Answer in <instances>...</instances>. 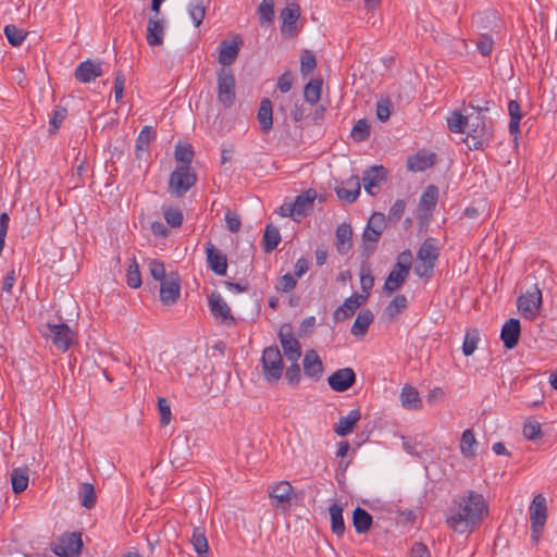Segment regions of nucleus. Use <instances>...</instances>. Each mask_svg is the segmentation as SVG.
<instances>
[{
    "mask_svg": "<svg viewBox=\"0 0 557 557\" xmlns=\"http://www.w3.org/2000/svg\"><path fill=\"white\" fill-rule=\"evenodd\" d=\"M208 300L210 311L216 320L224 324L234 322L230 306L219 293H212Z\"/></svg>",
    "mask_w": 557,
    "mask_h": 557,
    "instance_id": "15",
    "label": "nucleus"
},
{
    "mask_svg": "<svg viewBox=\"0 0 557 557\" xmlns=\"http://www.w3.org/2000/svg\"><path fill=\"white\" fill-rule=\"evenodd\" d=\"M488 516V503L473 490H468L451 499L445 515V522L453 531L465 534L479 527Z\"/></svg>",
    "mask_w": 557,
    "mask_h": 557,
    "instance_id": "1",
    "label": "nucleus"
},
{
    "mask_svg": "<svg viewBox=\"0 0 557 557\" xmlns=\"http://www.w3.org/2000/svg\"><path fill=\"white\" fill-rule=\"evenodd\" d=\"M242 39L236 37L234 40H223L219 46V63L222 67L228 66L235 62L238 57Z\"/></svg>",
    "mask_w": 557,
    "mask_h": 557,
    "instance_id": "20",
    "label": "nucleus"
},
{
    "mask_svg": "<svg viewBox=\"0 0 557 557\" xmlns=\"http://www.w3.org/2000/svg\"><path fill=\"white\" fill-rule=\"evenodd\" d=\"M300 17V8L297 3H292L282 9L280 18L282 21L281 33L283 35L294 36L297 32V21Z\"/></svg>",
    "mask_w": 557,
    "mask_h": 557,
    "instance_id": "16",
    "label": "nucleus"
},
{
    "mask_svg": "<svg viewBox=\"0 0 557 557\" xmlns=\"http://www.w3.org/2000/svg\"><path fill=\"white\" fill-rule=\"evenodd\" d=\"M374 315L371 310L364 309L361 310L357 318L355 319V322L351 326V333L352 335L357 337H362L368 332V329L370 324L373 322Z\"/></svg>",
    "mask_w": 557,
    "mask_h": 557,
    "instance_id": "33",
    "label": "nucleus"
},
{
    "mask_svg": "<svg viewBox=\"0 0 557 557\" xmlns=\"http://www.w3.org/2000/svg\"><path fill=\"white\" fill-rule=\"evenodd\" d=\"M66 116V110L61 108L53 111L49 121V134H55Z\"/></svg>",
    "mask_w": 557,
    "mask_h": 557,
    "instance_id": "62",
    "label": "nucleus"
},
{
    "mask_svg": "<svg viewBox=\"0 0 557 557\" xmlns=\"http://www.w3.org/2000/svg\"><path fill=\"white\" fill-rule=\"evenodd\" d=\"M317 197L314 189L310 188L302 194L298 195L293 202L297 216H305L313 207V201Z\"/></svg>",
    "mask_w": 557,
    "mask_h": 557,
    "instance_id": "32",
    "label": "nucleus"
},
{
    "mask_svg": "<svg viewBox=\"0 0 557 557\" xmlns=\"http://www.w3.org/2000/svg\"><path fill=\"white\" fill-rule=\"evenodd\" d=\"M352 246V228L350 224L342 223L336 228V249L339 255H346Z\"/></svg>",
    "mask_w": 557,
    "mask_h": 557,
    "instance_id": "26",
    "label": "nucleus"
},
{
    "mask_svg": "<svg viewBox=\"0 0 557 557\" xmlns=\"http://www.w3.org/2000/svg\"><path fill=\"white\" fill-rule=\"evenodd\" d=\"M399 398L401 406L407 410H420L423 406L418 389L411 385L401 388Z\"/></svg>",
    "mask_w": 557,
    "mask_h": 557,
    "instance_id": "27",
    "label": "nucleus"
},
{
    "mask_svg": "<svg viewBox=\"0 0 557 557\" xmlns=\"http://www.w3.org/2000/svg\"><path fill=\"white\" fill-rule=\"evenodd\" d=\"M361 419L359 409L350 410L345 417H341L338 422L334 425V432L339 436H346L352 432L356 423Z\"/></svg>",
    "mask_w": 557,
    "mask_h": 557,
    "instance_id": "28",
    "label": "nucleus"
},
{
    "mask_svg": "<svg viewBox=\"0 0 557 557\" xmlns=\"http://www.w3.org/2000/svg\"><path fill=\"white\" fill-rule=\"evenodd\" d=\"M468 113L466 115L459 112H453L447 117V126L450 132L461 134L466 133L467 129Z\"/></svg>",
    "mask_w": 557,
    "mask_h": 557,
    "instance_id": "49",
    "label": "nucleus"
},
{
    "mask_svg": "<svg viewBox=\"0 0 557 557\" xmlns=\"http://www.w3.org/2000/svg\"><path fill=\"white\" fill-rule=\"evenodd\" d=\"M257 119L260 124V129L263 133H269L273 126V110L270 99L264 98L260 102L257 113Z\"/></svg>",
    "mask_w": 557,
    "mask_h": 557,
    "instance_id": "30",
    "label": "nucleus"
},
{
    "mask_svg": "<svg viewBox=\"0 0 557 557\" xmlns=\"http://www.w3.org/2000/svg\"><path fill=\"white\" fill-rule=\"evenodd\" d=\"M408 306V301L405 295H396L386 306L384 314L389 319H394L401 313Z\"/></svg>",
    "mask_w": 557,
    "mask_h": 557,
    "instance_id": "42",
    "label": "nucleus"
},
{
    "mask_svg": "<svg viewBox=\"0 0 557 557\" xmlns=\"http://www.w3.org/2000/svg\"><path fill=\"white\" fill-rule=\"evenodd\" d=\"M530 522L532 531V540L537 542L543 533L547 520V502L544 495L537 494L534 496L530 508Z\"/></svg>",
    "mask_w": 557,
    "mask_h": 557,
    "instance_id": "6",
    "label": "nucleus"
},
{
    "mask_svg": "<svg viewBox=\"0 0 557 557\" xmlns=\"http://www.w3.org/2000/svg\"><path fill=\"white\" fill-rule=\"evenodd\" d=\"M360 178L357 175L350 176L348 180L335 186L334 190L339 200L352 203L360 195Z\"/></svg>",
    "mask_w": 557,
    "mask_h": 557,
    "instance_id": "17",
    "label": "nucleus"
},
{
    "mask_svg": "<svg viewBox=\"0 0 557 557\" xmlns=\"http://www.w3.org/2000/svg\"><path fill=\"white\" fill-rule=\"evenodd\" d=\"M277 336L286 359L288 361H298L301 357V345L294 336L292 326L288 324L282 325Z\"/></svg>",
    "mask_w": 557,
    "mask_h": 557,
    "instance_id": "10",
    "label": "nucleus"
},
{
    "mask_svg": "<svg viewBox=\"0 0 557 557\" xmlns=\"http://www.w3.org/2000/svg\"><path fill=\"white\" fill-rule=\"evenodd\" d=\"M149 272L156 281L163 282L164 280H166L169 277L165 274V268H164L163 262H161L157 259L150 260Z\"/></svg>",
    "mask_w": 557,
    "mask_h": 557,
    "instance_id": "60",
    "label": "nucleus"
},
{
    "mask_svg": "<svg viewBox=\"0 0 557 557\" xmlns=\"http://www.w3.org/2000/svg\"><path fill=\"white\" fill-rule=\"evenodd\" d=\"M82 547V535L78 532L64 533L51 544V550L59 557H77Z\"/></svg>",
    "mask_w": 557,
    "mask_h": 557,
    "instance_id": "8",
    "label": "nucleus"
},
{
    "mask_svg": "<svg viewBox=\"0 0 557 557\" xmlns=\"http://www.w3.org/2000/svg\"><path fill=\"white\" fill-rule=\"evenodd\" d=\"M79 500L81 505L87 509H90L96 504V492L94 485L90 483H83L79 487Z\"/></svg>",
    "mask_w": 557,
    "mask_h": 557,
    "instance_id": "48",
    "label": "nucleus"
},
{
    "mask_svg": "<svg viewBox=\"0 0 557 557\" xmlns=\"http://www.w3.org/2000/svg\"><path fill=\"white\" fill-rule=\"evenodd\" d=\"M296 276L287 273L278 278L275 288L280 293H289L296 287Z\"/></svg>",
    "mask_w": 557,
    "mask_h": 557,
    "instance_id": "56",
    "label": "nucleus"
},
{
    "mask_svg": "<svg viewBox=\"0 0 557 557\" xmlns=\"http://www.w3.org/2000/svg\"><path fill=\"white\" fill-rule=\"evenodd\" d=\"M331 517V529L334 534L342 536L345 532V522L343 518V507L338 503H334L329 507Z\"/></svg>",
    "mask_w": 557,
    "mask_h": 557,
    "instance_id": "36",
    "label": "nucleus"
},
{
    "mask_svg": "<svg viewBox=\"0 0 557 557\" xmlns=\"http://www.w3.org/2000/svg\"><path fill=\"white\" fill-rule=\"evenodd\" d=\"M521 333L520 321L511 318L505 322L500 331V339L507 349H512L517 346Z\"/></svg>",
    "mask_w": 557,
    "mask_h": 557,
    "instance_id": "22",
    "label": "nucleus"
},
{
    "mask_svg": "<svg viewBox=\"0 0 557 557\" xmlns=\"http://www.w3.org/2000/svg\"><path fill=\"white\" fill-rule=\"evenodd\" d=\"M392 103L388 99H381L376 103V116L381 122H386L391 116Z\"/></svg>",
    "mask_w": 557,
    "mask_h": 557,
    "instance_id": "63",
    "label": "nucleus"
},
{
    "mask_svg": "<svg viewBox=\"0 0 557 557\" xmlns=\"http://www.w3.org/2000/svg\"><path fill=\"white\" fill-rule=\"evenodd\" d=\"M293 490L287 481L275 484L269 493L271 499L275 502L274 506L285 508L292 499Z\"/></svg>",
    "mask_w": 557,
    "mask_h": 557,
    "instance_id": "24",
    "label": "nucleus"
},
{
    "mask_svg": "<svg viewBox=\"0 0 557 557\" xmlns=\"http://www.w3.org/2000/svg\"><path fill=\"white\" fill-rule=\"evenodd\" d=\"M367 227L373 228V230H376V231L383 233V231L386 227L385 215L383 213H381V212H374L370 216V219L368 221V224H367Z\"/></svg>",
    "mask_w": 557,
    "mask_h": 557,
    "instance_id": "64",
    "label": "nucleus"
},
{
    "mask_svg": "<svg viewBox=\"0 0 557 557\" xmlns=\"http://www.w3.org/2000/svg\"><path fill=\"white\" fill-rule=\"evenodd\" d=\"M181 286L178 280L170 274V276L161 282L160 285V299L163 305L172 306L180 297Z\"/></svg>",
    "mask_w": 557,
    "mask_h": 557,
    "instance_id": "23",
    "label": "nucleus"
},
{
    "mask_svg": "<svg viewBox=\"0 0 557 557\" xmlns=\"http://www.w3.org/2000/svg\"><path fill=\"white\" fill-rule=\"evenodd\" d=\"M322 90V81L312 79L306 86L304 90V97L307 102L314 104L320 100Z\"/></svg>",
    "mask_w": 557,
    "mask_h": 557,
    "instance_id": "47",
    "label": "nucleus"
},
{
    "mask_svg": "<svg viewBox=\"0 0 557 557\" xmlns=\"http://www.w3.org/2000/svg\"><path fill=\"white\" fill-rule=\"evenodd\" d=\"M264 380L272 384L281 380L284 371L283 356L277 346L265 347L261 357Z\"/></svg>",
    "mask_w": 557,
    "mask_h": 557,
    "instance_id": "3",
    "label": "nucleus"
},
{
    "mask_svg": "<svg viewBox=\"0 0 557 557\" xmlns=\"http://www.w3.org/2000/svg\"><path fill=\"white\" fill-rule=\"evenodd\" d=\"M542 305V292L537 286L518 297L517 306L520 313L528 320H533Z\"/></svg>",
    "mask_w": 557,
    "mask_h": 557,
    "instance_id": "9",
    "label": "nucleus"
},
{
    "mask_svg": "<svg viewBox=\"0 0 557 557\" xmlns=\"http://www.w3.org/2000/svg\"><path fill=\"white\" fill-rule=\"evenodd\" d=\"M494 127L491 119L481 113H468L467 120V139H471L468 144L470 149H483L493 138Z\"/></svg>",
    "mask_w": 557,
    "mask_h": 557,
    "instance_id": "2",
    "label": "nucleus"
},
{
    "mask_svg": "<svg viewBox=\"0 0 557 557\" xmlns=\"http://www.w3.org/2000/svg\"><path fill=\"white\" fill-rule=\"evenodd\" d=\"M372 516L364 509L357 507L352 512V524L357 533H367L372 525Z\"/></svg>",
    "mask_w": 557,
    "mask_h": 557,
    "instance_id": "37",
    "label": "nucleus"
},
{
    "mask_svg": "<svg viewBox=\"0 0 557 557\" xmlns=\"http://www.w3.org/2000/svg\"><path fill=\"white\" fill-rule=\"evenodd\" d=\"M412 265V253L409 249L401 251L398 257L394 268L401 270V272H407L409 274Z\"/></svg>",
    "mask_w": 557,
    "mask_h": 557,
    "instance_id": "59",
    "label": "nucleus"
},
{
    "mask_svg": "<svg viewBox=\"0 0 557 557\" xmlns=\"http://www.w3.org/2000/svg\"><path fill=\"white\" fill-rule=\"evenodd\" d=\"M218 100L226 109L231 108L236 99L235 77L230 69L221 67L216 72Z\"/></svg>",
    "mask_w": 557,
    "mask_h": 557,
    "instance_id": "5",
    "label": "nucleus"
},
{
    "mask_svg": "<svg viewBox=\"0 0 557 557\" xmlns=\"http://www.w3.org/2000/svg\"><path fill=\"white\" fill-rule=\"evenodd\" d=\"M290 366L286 369L285 377L289 385H298L301 377V370L298 361H290Z\"/></svg>",
    "mask_w": 557,
    "mask_h": 557,
    "instance_id": "58",
    "label": "nucleus"
},
{
    "mask_svg": "<svg viewBox=\"0 0 557 557\" xmlns=\"http://www.w3.org/2000/svg\"><path fill=\"white\" fill-rule=\"evenodd\" d=\"M194 151L190 146H183L178 145L175 148V159L178 162H182L183 165L190 166V163L193 161Z\"/></svg>",
    "mask_w": 557,
    "mask_h": 557,
    "instance_id": "57",
    "label": "nucleus"
},
{
    "mask_svg": "<svg viewBox=\"0 0 557 557\" xmlns=\"http://www.w3.org/2000/svg\"><path fill=\"white\" fill-rule=\"evenodd\" d=\"M434 153H417L408 158L407 168L412 172H421L431 168L434 164Z\"/></svg>",
    "mask_w": 557,
    "mask_h": 557,
    "instance_id": "35",
    "label": "nucleus"
},
{
    "mask_svg": "<svg viewBox=\"0 0 557 557\" xmlns=\"http://www.w3.org/2000/svg\"><path fill=\"white\" fill-rule=\"evenodd\" d=\"M206 5L202 0H193L188 3L187 11L196 27L200 26L206 16Z\"/></svg>",
    "mask_w": 557,
    "mask_h": 557,
    "instance_id": "43",
    "label": "nucleus"
},
{
    "mask_svg": "<svg viewBox=\"0 0 557 557\" xmlns=\"http://www.w3.org/2000/svg\"><path fill=\"white\" fill-rule=\"evenodd\" d=\"M44 337L60 351H67L74 344L75 334L66 323H46L41 330Z\"/></svg>",
    "mask_w": 557,
    "mask_h": 557,
    "instance_id": "4",
    "label": "nucleus"
},
{
    "mask_svg": "<svg viewBox=\"0 0 557 557\" xmlns=\"http://www.w3.org/2000/svg\"><path fill=\"white\" fill-rule=\"evenodd\" d=\"M208 267L216 275H225L227 270V257L220 251L211 242L206 244Z\"/></svg>",
    "mask_w": 557,
    "mask_h": 557,
    "instance_id": "18",
    "label": "nucleus"
},
{
    "mask_svg": "<svg viewBox=\"0 0 557 557\" xmlns=\"http://www.w3.org/2000/svg\"><path fill=\"white\" fill-rule=\"evenodd\" d=\"M480 341V333L478 329H469L467 330L462 343V352L465 356H471L476 347L478 343Z\"/></svg>",
    "mask_w": 557,
    "mask_h": 557,
    "instance_id": "46",
    "label": "nucleus"
},
{
    "mask_svg": "<svg viewBox=\"0 0 557 557\" xmlns=\"http://www.w3.org/2000/svg\"><path fill=\"white\" fill-rule=\"evenodd\" d=\"M387 170L383 165H373L367 169L362 175L364 190L371 195H376V190L386 181Z\"/></svg>",
    "mask_w": 557,
    "mask_h": 557,
    "instance_id": "11",
    "label": "nucleus"
},
{
    "mask_svg": "<svg viewBox=\"0 0 557 557\" xmlns=\"http://www.w3.org/2000/svg\"><path fill=\"white\" fill-rule=\"evenodd\" d=\"M102 75V64L99 62H94L91 60L81 62L74 71V77L83 84L95 82Z\"/></svg>",
    "mask_w": 557,
    "mask_h": 557,
    "instance_id": "12",
    "label": "nucleus"
},
{
    "mask_svg": "<svg viewBox=\"0 0 557 557\" xmlns=\"http://www.w3.org/2000/svg\"><path fill=\"white\" fill-rule=\"evenodd\" d=\"M156 138V131L152 126H144L136 139V149L145 151Z\"/></svg>",
    "mask_w": 557,
    "mask_h": 557,
    "instance_id": "51",
    "label": "nucleus"
},
{
    "mask_svg": "<svg viewBox=\"0 0 557 557\" xmlns=\"http://www.w3.org/2000/svg\"><path fill=\"white\" fill-rule=\"evenodd\" d=\"M438 199V188L435 185H429L420 197L419 211H432Z\"/></svg>",
    "mask_w": 557,
    "mask_h": 557,
    "instance_id": "38",
    "label": "nucleus"
},
{
    "mask_svg": "<svg viewBox=\"0 0 557 557\" xmlns=\"http://www.w3.org/2000/svg\"><path fill=\"white\" fill-rule=\"evenodd\" d=\"M408 275L409 274L407 272H401V270H398L393 267L384 282L383 293L389 296L397 292L404 285Z\"/></svg>",
    "mask_w": 557,
    "mask_h": 557,
    "instance_id": "29",
    "label": "nucleus"
},
{
    "mask_svg": "<svg viewBox=\"0 0 557 557\" xmlns=\"http://www.w3.org/2000/svg\"><path fill=\"white\" fill-rule=\"evenodd\" d=\"M29 482V470L27 467L14 468L11 472V484L14 494L24 492Z\"/></svg>",
    "mask_w": 557,
    "mask_h": 557,
    "instance_id": "34",
    "label": "nucleus"
},
{
    "mask_svg": "<svg viewBox=\"0 0 557 557\" xmlns=\"http://www.w3.org/2000/svg\"><path fill=\"white\" fill-rule=\"evenodd\" d=\"M275 0H262L258 8V16L261 26H269L274 21Z\"/></svg>",
    "mask_w": 557,
    "mask_h": 557,
    "instance_id": "41",
    "label": "nucleus"
},
{
    "mask_svg": "<svg viewBox=\"0 0 557 557\" xmlns=\"http://www.w3.org/2000/svg\"><path fill=\"white\" fill-rule=\"evenodd\" d=\"M304 373L307 377L319 381L323 374V363L314 349L306 351L304 360Z\"/></svg>",
    "mask_w": 557,
    "mask_h": 557,
    "instance_id": "21",
    "label": "nucleus"
},
{
    "mask_svg": "<svg viewBox=\"0 0 557 557\" xmlns=\"http://www.w3.org/2000/svg\"><path fill=\"white\" fill-rule=\"evenodd\" d=\"M280 242L281 234L278 228L273 226L272 224L267 225L262 239L263 250L265 252L273 251L274 249H276Z\"/></svg>",
    "mask_w": 557,
    "mask_h": 557,
    "instance_id": "40",
    "label": "nucleus"
},
{
    "mask_svg": "<svg viewBox=\"0 0 557 557\" xmlns=\"http://www.w3.org/2000/svg\"><path fill=\"white\" fill-rule=\"evenodd\" d=\"M356 382V373L351 368L336 370L327 377L330 387L335 392H346Z\"/></svg>",
    "mask_w": 557,
    "mask_h": 557,
    "instance_id": "13",
    "label": "nucleus"
},
{
    "mask_svg": "<svg viewBox=\"0 0 557 557\" xmlns=\"http://www.w3.org/2000/svg\"><path fill=\"white\" fill-rule=\"evenodd\" d=\"M197 182L196 174L188 165L177 166L170 176L169 190L176 197L184 196Z\"/></svg>",
    "mask_w": 557,
    "mask_h": 557,
    "instance_id": "7",
    "label": "nucleus"
},
{
    "mask_svg": "<svg viewBox=\"0 0 557 557\" xmlns=\"http://www.w3.org/2000/svg\"><path fill=\"white\" fill-rule=\"evenodd\" d=\"M165 20L158 16H150L147 23L146 40L149 46L163 45L165 34Z\"/></svg>",
    "mask_w": 557,
    "mask_h": 557,
    "instance_id": "19",
    "label": "nucleus"
},
{
    "mask_svg": "<svg viewBox=\"0 0 557 557\" xmlns=\"http://www.w3.org/2000/svg\"><path fill=\"white\" fill-rule=\"evenodd\" d=\"M370 136V125L367 120L361 119L356 122L351 129V137L357 141H363Z\"/></svg>",
    "mask_w": 557,
    "mask_h": 557,
    "instance_id": "52",
    "label": "nucleus"
},
{
    "mask_svg": "<svg viewBox=\"0 0 557 557\" xmlns=\"http://www.w3.org/2000/svg\"><path fill=\"white\" fill-rule=\"evenodd\" d=\"M126 281L127 285L132 288H138L141 285L139 268L135 261L127 269Z\"/></svg>",
    "mask_w": 557,
    "mask_h": 557,
    "instance_id": "55",
    "label": "nucleus"
},
{
    "mask_svg": "<svg viewBox=\"0 0 557 557\" xmlns=\"http://www.w3.org/2000/svg\"><path fill=\"white\" fill-rule=\"evenodd\" d=\"M523 435L530 441H535L542 436L541 424L536 421L527 422L523 425Z\"/></svg>",
    "mask_w": 557,
    "mask_h": 557,
    "instance_id": "61",
    "label": "nucleus"
},
{
    "mask_svg": "<svg viewBox=\"0 0 557 557\" xmlns=\"http://www.w3.org/2000/svg\"><path fill=\"white\" fill-rule=\"evenodd\" d=\"M476 441L472 430L468 429L463 431L460 440V450L465 457L475 456Z\"/></svg>",
    "mask_w": 557,
    "mask_h": 557,
    "instance_id": "45",
    "label": "nucleus"
},
{
    "mask_svg": "<svg viewBox=\"0 0 557 557\" xmlns=\"http://www.w3.org/2000/svg\"><path fill=\"white\" fill-rule=\"evenodd\" d=\"M440 256V248L435 238H426L417 252L418 261H423L435 265Z\"/></svg>",
    "mask_w": 557,
    "mask_h": 557,
    "instance_id": "25",
    "label": "nucleus"
},
{
    "mask_svg": "<svg viewBox=\"0 0 557 557\" xmlns=\"http://www.w3.org/2000/svg\"><path fill=\"white\" fill-rule=\"evenodd\" d=\"M381 235H382L381 232L366 226V228L362 233V245H361L362 253L364 256L369 257L371 253L374 252V250L376 249V244L381 238Z\"/></svg>",
    "mask_w": 557,
    "mask_h": 557,
    "instance_id": "39",
    "label": "nucleus"
},
{
    "mask_svg": "<svg viewBox=\"0 0 557 557\" xmlns=\"http://www.w3.org/2000/svg\"><path fill=\"white\" fill-rule=\"evenodd\" d=\"M368 299V295L362 294H352L350 297L346 298L341 307H338L334 313L333 318L335 321H344L355 314L357 309L361 307Z\"/></svg>",
    "mask_w": 557,
    "mask_h": 557,
    "instance_id": "14",
    "label": "nucleus"
},
{
    "mask_svg": "<svg viewBox=\"0 0 557 557\" xmlns=\"http://www.w3.org/2000/svg\"><path fill=\"white\" fill-rule=\"evenodd\" d=\"M4 35L8 42L13 47H20L26 38V33L13 24L4 27Z\"/></svg>",
    "mask_w": 557,
    "mask_h": 557,
    "instance_id": "50",
    "label": "nucleus"
},
{
    "mask_svg": "<svg viewBox=\"0 0 557 557\" xmlns=\"http://www.w3.org/2000/svg\"><path fill=\"white\" fill-rule=\"evenodd\" d=\"M163 215L171 227H178L183 223V212L178 208H169L164 211Z\"/></svg>",
    "mask_w": 557,
    "mask_h": 557,
    "instance_id": "54",
    "label": "nucleus"
},
{
    "mask_svg": "<svg viewBox=\"0 0 557 557\" xmlns=\"http://www.w3.org/2000/svg\"><path fill=\"white\" fill-rule=\"evenodd\" d=\"M190 543L198 557H209V544L203 527H195L190 537Z\"/></svg>",
    "mask_w": 557,
    "mask_h": 557,
    "instance_id": "31",
    "label": "nucleus"
},
{
    "mask_svg": "<svg viewBox=\"0 0 557 557\" xmlns=\"http://www.w3.org/2000/svg\"><path fill=\"white\" fill-rule=\"evenodd\" d=\"M508 113L510 116L509 133L511 135H517L520 131L521 111L520 104L516 100L509 101Z\"/></svg>",
    "mask_w": 557,
    "mask_h": 557,
    "instance_id": "44",
    "label": "nucleus"
},
{
    "mask_svg": "<svg viewBox=\"0 0 557 557\" xmlns=\"http://www.w3.org/2000/svg\"><path fill=\"white\" fill-rule=\"evenodd\" d=\"M317 66L315 55L310 51H305L300 58V72L304 76L311 73Z\"/></svg>",
    "mask_w": 557,
    "mask_h": 557,
    "instance_id": "53",
    "label": "nucleus"
}]
</instances>
